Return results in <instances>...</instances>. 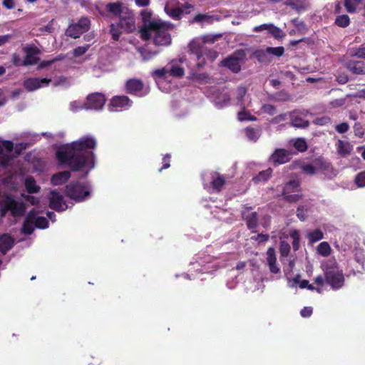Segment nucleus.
<instances>
[{
    "instance_id": "obj_1",
    "label": "nucleus",
    "mask_w": 365,
    "mask_h": 365,
    "mask_svg": "<svg viewBox=\"0 0 365 365\" xmlns=\"http://www.w3.org/2000/svg\"><path fill=\"white\" fill-rule=\"evenodd\" d=\"M96 146L95 138L83 136L73 143L60 145L56 151V158L61 165L66 164L73 171H80L86 166L91 169L95 166L93 150Z\"/></svg>"
},
{
    "instance_id": "obj_2",
    "label": "nucleus",
    "mask_w": 365,
    "mask_h": 365,
    "mask_svg": "<svg viewBox=\"0 0 365 365\" xmlns=\"http://www.w3.org/2000/svg\"><path fill=\"white\" fill-rule=\"evenodd\" d=\"M105 10L112 16L118 19L117 23H111L109 34L111 39L119 41L123 32L133 33L136 30L135 13L122 1H110L105 5Z\"/></svg>"
},
{
    "instance_id": "obj_3",
    "label": "nucleus",
    "mask_w": 365,
    "mask_h": 365,
    "mask_svg": "<svg viewBox=\"0 0 365 365\" xmlns=\"http://www.w3.org/2000/svg\"><path fill=\"white\" fill-rule=\"evenodd\" d=\"M189 51L196 56L198 63V67H202L205 64V57L209 60L214 61L218 55V52L213 51V49L207 48V46H203L201 38H195L188 43Z\"/></svg>"
},
{
    "instance_id": "obj_4",
    "label": "nucleus",
    "mask_w": 365,
    "mask_h": 365,
    "mask_svg": "<svg viewBox=\"0 0 365 365\" xmlns=\"http://www.w3.org/2000/svg\"><path fill=\"white\" fill-rule=\"evenodd\" d=\"M325 281L332 289H339L344 285V275L336 262L324 265Z\"/></svg>"
},
{
    "instance_id": "obj_5",
    "label": "nucleus",
    "mask_w": 365,
    "mask_h": 365,
    "mask_svg": "<svg viewBox=\"0 0 365 365\" xmlns=\"http://www.w3.org/2000/svg\"><path fill=\"white\" fill-rule=\"evenodd\" d=\"M65 194L76 202H83L91 195V185L86 182L76 180L66 186Z\"/></svg>"
},
{
    "instance_id": "obj_6",
    "label": "nucleus",
    "mask_w": 365,
    "mask_h": 365,
    "mask_svg": "<svg viewBox=\"0 0 365 365\" xmlns=\"http://www.w3.org/2000/svg\"><path fill=\"white\" fill-rule=\"evenodd\" d=\"M26 209L24 202H18L12 196H6L3 200V205L0 208V216L4 217L8 211H11L13 217H21L24 216Z\"/></svg>"
},
{
    "instance_id": "obj_7",
    "label": "nucleus",
    "mask_w": 365,
    "mask_h": 365,
    "mask_svg": "<svg viewBox=\"0 0 365 365\" xmlns=\"http://www.w3.org/2000/svg\"><path fill=\"white\" fill-rule=\"evenodd\" d=\"M155 24L157 29H154V43L156 46H169L172 43V37L169 34L170 26L160 20H157Z\"/></svg>"
},
{
    "instance_id": "obj_8",
    "label": "nucleus",
    "mask_w": 365,
    "mask_h": 365,
    "mask_svg": "<svg viewBox=\"0 0 365 365\" xmlns=\"http://www.w3.org/2000/svg\"><path fill=\"white\" fill-rule=\"evenodd\" d=\"M246 57V52L244 49H237L232 55L225 58L220 63V66L226 67L233 73H238L242 69L241 61Z\"/></svg>"
},
{
    "instance_id": "obj_9",
    "label": "nucleus",
    "mask_w": 365,
    "mask_h": 365,
    "mask_svg": "<svg viewBox=\"0 0 365 365\" xmlns=\"http://www.w3.org/2000/svg\"><path fill=\"white\" fill-rule=\"evenodd\" d=\"M91 29V20L88 17H81L77 23L68 26L66 34L68 37L76 38Z\"/></svg>"
},
{
    "instance_id": "obj_10",
    "label": "nucleus",
    "mask_w": 365,
    "mask_h": 365,
    "mask_svg": "<svg viewBox=\"0 0 365 365\" xmlns=\"http://www.w3.org/2000/svg\"><path fill=\"white\" fill-rule=\"evenodd\" d=\"M106 102V98L104 94L100 92H95L88 95L86 102L83 103V108L85 109H102Z\"/></svg>"
},
{
    "instance_id": "obj_11",
    "label": "nucleus",
    "mask_w": 365,
    "mask_h": 365,
    "mask_svg": "<svg viewBox=\"0 0 365 365\" xmlns=\"http://www.w3.org/2000/svg\"><path fill=\"white\" fill-rule=\"evenodd\" d=\"M25 56L22 63L23 66H33L38 63L40 58L38 55L40 54L41 51L35 45H28L24 46L22 48Z\"/></svg>"
},
{
    "instance_id": "obj_12",
    "label": "nucleus",
    "mask_w": 365,
    "mask_h": 365,
    "mask_svg": "<svg viewBox=\"0 0 365 365\" xmlns=\"http://www.w3.org/2000/svg\"><path fill=\"white\" fill-rule=\"evenodd\" d=\"M242 218L246 222V225L250 230L254 231L259 225V215L255 211H252V207L244 206V210L242 211Z\"/></svg>"
},
{
    "instance_id": "obj_13",
    "label": "nucleus",
    "mask_w": 365,
    "mask_h": 365,
    "mask_svg": "<svg viewBox=\"0 0 365 365\" xmlns=\"http://www.w3.org/2000/svg\"><path fill=\"white\" fill-rule=\"evenodd\" d=\"M308 111L294 110L289 113L290 125L297 128H307L310 122L307 119Z\"/></svg>"
},
{
    "instance_id": "obj_14",
    "label": "nucleus",
    "mask_w": 365,
    "mask_h": 365,
    "mask_svg": "<svg viewBox=\"0 0 365 365\" xmlns=\"http://www.w3.org/2000/svg\"><path fill=\"white\" fill-rule=\"evenodd\" d=\"M51 81H52L51 78H27L24 81V86L26 91L32 92L41 88V87L48 86Z\"/></svg>"
},
{
    "instance_id": "obj_15",
    "label": "nucleus",
    "mask_w": 365,
    "mask_h": 365,
    "mask_svg": "<svg viewBox=\"0 0 365 365\" xmlns=\"http://www.w3.org/2000/svg\"><path fill=\"white\" fill-rule=\"evenodd\" d=\"M125 91L130 95L138 96V97H142V96L146 95L148 91H145L144 90V83L142 80L135 79V78H132L127 81L125 83Z\"/></svg>"
},
{
    "instance_id": "obj_16",
    "label": "nucleus",
    "mask_w": 365,
    "mask_h": 365,
    "mask_svg": "<svg viewBox=\"0 0 365 365\" xmlns=\"http://www.w3.org/2000/svg\"><path fill=\"white\" fill-rule=\"evenodd\" d=\"M132 101L129 97L121 95V96H113L109 104V110L111 112L120 111V110L129 108L132 106Z\"/></svg>"
},
{
    "instance_id": "obj_17",
    "label": "nucleus",
    "mask_w": 365,
    "mask_h": 365,
    "mask_svg": "<svg viewBox=\"0 0 365 365\" xmlns=\"http://www.w3.org/2000/svg\"><path fill=\"white\" fill-rule=\"evenodd\" d=\"M49 197V207L57 212L65 211L68 205L64 201L63 195L56 190H51Z\"/></svg>"
},
{
    "instance_id": "obj_18",
    "label": "nucleus",
    "mask_w": 365,
    "mask_h": 365,
    "mask_svg": "<svg viewBox=\"0 0 365 365\" xmlns=\"http://www.w3.org/2000/svg\"><path fill=\"white\" fill-rule=\"evenodd\" d=\"M292 155V152L287 149L277 148L271 155L269 160L274 165H278V164L286 163L291 160Z\"/></svg>"
},
{
    "instance_id": "obj_19",
    "label": "nucleus",
    "mask_w": 365,
    "mask_h": 365,
    "mask_svg": "<svg viewBox=\"0 0 365 365\" xmlns=\"http://www.w3.org/2000/svg\"><path fill=\"white\" fill-rule=\"evenodd\" d=\"M344 66L354 75H365V62L361 60L348 59Z\"/></svg>"
},
{
    "instance_id": "obj_20",
    "label": "nucleus",
    "mask_w": 365,
    "mask_h": 365,
    "mask_svg": "<svg viewBox=\"0 0 365 365\" xmlns=\"http://www.w3.org/2000/svg\"><path fill=\"white\" fill-rule=\"evenodd\" d=\"M267 263L271 273L278 274L280 268L277 264L276 250L274 247H269L267 251Z\"/></svg>"
},
{
    "instance_id": "obj_21",
    "label": "nucleus",
    "mask_w": 365,
    "mask_h": 365,
    "mask_svg": "<svg viewBox=\"0 0 365 365\" xmlns=\"http://www.w3.org/2000/svg\"><path fill=\"white\" fill-rule=\"evenodd\" d=\"M211 187L215 192H220L224 184L226 183V180L225 176H222L218 172H213L211 174Z\"/></svg>"
},
{
    "instance_id": "obj_22",
    "label": "nucleus",
    "mask_w": 365,
    "mask_h": 365,
    "mask_svg": "<svg viewBox=\"0 0 365 365\" xmlns=\"http://www.w3.org/2000/svg\"><path fill=\"white\" fill-rule=\"evenodd\" d=\"M71 175V172L68 170L57 172L51 176V182L53 185H61V184L67 182Z\"/></svg>"
},
{
    "instance_id": "obj_23",
    "label": "nucleus",
    "mask_w": 365,
    "mask_h": 365,
    "mask_svg": "<svg viewBox=\"0 0 365 365\" xmlns=\"http://www.w3.org/2000/svg\"><path fill=\"white\" fill-rule=\"evenodd\" d=\"M14 240L11 236L8 234H3L0 236V252L5 255L14 245Z\"/></svg>"
},
{
    "instance_id": "obj_24",
    "label": "nucleus",
    "mask_w": 365,
    "mask_h": 365,
    "mask_svg": "<svg viewBox=\"0 0 365 365\" xmlns=\"http://www.w3.org/2000/svg\"><path fill=\"white\" fill-rule=\"evenodd\" d=\"M253 56L261 63H269L272 61V57L269 56V52L266 49H257L253 53Z\"/></svg>"
},
{
    "instance_id": "obj_25",
    "label": "nucleus",
    "mask_w": 365,
    "mask_h": 365,
    "mask_svg": "<svg viewBox=\"0 0 365 365\" xmlns=\"http://www.w3.org/2000/svg\"><path fill=\"white\" fill-rule=\"evenodd\" d=\"M336 151L342 157H346L352 151V146L350 143L344 142L342 140H338L336 143Z\"/></svg>"
},
{
    "instance_id": "obj_26",
    "label": "nucleus",
    "mask_w": 365,
    "mask_h": 365,
    "mask_svg": "<svg viewBox=\"0 0 365 365\" xmlns=\"http://www.w3.org/2000/svg\"><path fill=\"white\" fill-rule=\"evenodd\" d=\"M314 165L315 167V173L320 170L321 171H329L332 168V165L330 163L327 162L323 157L315 158L313 160Z\"/></svg>"
},
{
    "instance_id": "obj_27",
    "label": "nucleus",
    "mask_w": 365,
    "mask_h": 365,
    "mask_svg": "<svg viewBox=\"0 0 365 365\" xmlns=\"http://www.w3.org/2000/svg\"><path fill=\"white\" fill-rule=\"evenodd\" d=\"M347 54L349 57H356L359 58L365 59V45H361L359 46H351L348 48Z\"/></svg>"
},
{
    "instance_id": "obj_28",
    "label": "nucleus",
    "mask_w": 365,
    "mask_h": 365,
    "mask_svg": "<svg viewBox=\"0 0 365 365\" xmlns=\"http://www.w3.org/2000/svg\"><path fill=\"white\" fill-rule=\"evenodd\" d=\"M245 137L252 141H257L261 135L260 128H255L252 126H247L244 129Z\"/></svg>"
},
{
    "instance_id": "obj_29",
    "label": "nucleus",
    "mask_w": 365,
    "mask_h": 365,
    "mask_svg": "<svg viewBox=\"0 0 365 365\" xmlns=\"http://www.w3.org/2000/svg\"><path fill=\"white\" fill-rule=\"evenodd\" d=\"M26 190L29 194L38 193L40 191L39 185H37L34 177L29 176L25 180Z\"/></svg>"
},
{
    "instance_id": "obj_30",
    "label": "nucleus",
    "mask_w": 365,
    "mask_h": 365,
    "mask_svg": "<svg viewBox=\"0 0 365 365\" xmlns=\"http://www.w3.org/2000/svg\"><path fill=\"white\" fill-rule=\"evenodd\" d=\"M155 29H157L155 23H150L148 26H143L140 29L141 38L144 41L150 40L152 33L155 32Z\"/></svg>"
},
{
    "instance_id": "obj_31",
    "label": "nucleus",
    "mask_w": 365,
    "mask_h": 365,
    "mask_svg": "<svg viewBox=\"0 0 365 365\" xmlns=\"http://www.w3.org/2000/svg\"><path fill=\"white\" fill-rule=\"evenodd\" d=\"M165 11L173 18V20H180L184 10L180 7L165 6Z\"/></svg>"
},
{
    "instance_id": "obj_32",
    "label": "nucleus",
    "mask_w": 365,
    "mask_h": 365,
    "mask_svg": "<svg viewBox=\"0 0 365 365\" xmlns=\"http://www.w3.org/2000/svg\"><path fill=\"white\" fill-rule=\"evenodd\" d=\"M272 169L267 168L265 170L260 171L256 176L253 178L254 182H259V181H266L272 177Z\"/></svg>"
},
{
    "instance_id": "obj_33",
    "label": "nucleus",
    "mask_w": 365,
    "mask_h": 365,
    "mask_svg": "<svg viewBox=\"0 0 365 365\" xmlns=\"http://www.w3.org/2000/svg\"><path fill=\"white\" fill-rule=\"evenodd\" d=\"M317 252L322 257L329 256L331 253V245L327 242H320L317 246Z\"/></svg>"
},
{
    "instance_id": "obj_34",
    "label": "nucleus",
    "mask_w": 365,
    "mask_h": 365,
    "mask_svg": "<svg viewBox=\"0 0 365 365\" xmlns=\"http://www.w3.org/2000/svg\"><path fill=\"white\" fill-rule=\"evenodd\" d=\"M363 0H344V5L347 12L354 13L357 10V6L361 4Z\"/></svg>"
},
{
    "instance_id": "obj_35",
    "label": "nucleus",
    "mask_w": 365,
    "mask_h": 365,
    "mask_svg": "<svg viewBox=\"0 0 365 365\" xmlns=\"http://www.w3.org/2000/svg\"><path fill=\"white\" fill-rule=\"evenodd\" d=\"M140 15L143 26H148L150 23H156L157 21V20H152L153 13L150 10L143 9L140 11Z\"/></svg>"
},
{
    "instance_id": "obj_36",
    "label": "nucleus",
    "mask_w": 365,
    "mask_h": 365,
    "mask_svg": "<svg viewBox=\"0 0 365 365\" xmlns=\"http://www.w3.org/2000/svg\"><path fill=\"white\" fill-rule=\"evenodd\" d=\"M12 160V157L3 150L1 143H0V166L8 167Z\"/></svg>"
},
{
    "instance_id": "obj_37",
    "label": "nucleus",
    "mask_w": 365,
    "mask_h": 365,
    "mask_svg": "<svg viewBox=\"0 0 365 365\" xmlns=\"http://www.w3.org/2000/svg\"><path fill=\"white\" fill-rule=\"evenodd\" d=\"M169 75L175 78H182L185 74V68L180 66L173 65L168 68Z\"/></svg>"
},
{
    "instance_id": "obj_38",
    "label": "nucleus",
    "mask_w": 365,
    "mask_h": 365,
    "mask_svg": "<svg viewBox=\"0 0 365 365\" xmlns=\"http://www.w3.org/2000/svg\"><path fill=\"white\" fill-rule=\"evenodd\" d=\"M308 239L309 240L310 243H314L316 242H319V240H322L324 237V232L323 231L319 230L317 228L315 230L311 231L308 234Z\"/></svg>"
},
{
    "instance_id": "obj_39",
    "label": "nucleus",
    "mask_w": 365,
    "mask_h": 365,
    "mask_svg": "<svg viewBox=\"0 0 365 365\" xmlns=\"http://www.w3.org/2000/svg\"><path fill=\"white\" fill-rule=\"evenodd\" d=\"M335 24L340 27H346L350 24V17L347 14L336 16L335 19Z\"/></svg>"
},
{
    "instance_id": "obj_40",
    "label": "nucleus",
    "mask_w": 365,
    "mask_h": 365,
    "mask_svg": "<svg viewBox=\"0 0 365 365\" xmlns=\"http://www.w3.org/2000/svg\"><path fill=\"white\" fill-rule=\"evenodd\" d=\"M35 229V225H33V222L29 221L28 218L26 219L21 226V233L26 235L33 234Z\"/></svg>"
},
{
    "instance_id": "obj_41",
    "label": "nucleus",
    "mask_w": 365,
    "mask_h": 365,
    "mask_svg": "<svg viewBox=\"0 0 365 365\" xmlns=\"http://www.w3.org/2000/svg\"><path fill=\"white\" fill-rule=\"evenodd\" d=\"M294 147L299 152H305L307 150V143L304 138H297L294 143Z\"/></svg>"
},
{
    "instance_id": "obj_42",
    "label": "nucleus",
    "mask_w": 365,
    "mask_h": 365,
    "mask_svg": "<svg viewBox=\"0 0 365 365\" xmlns=\"http://www.w3.org/2000/svg\"><path fill=\"white\" fill-rule=\"evenodd\" d=\"M290 237L292 239V247L294 251L299 249L300 236L298 230H292L290 232Z\"/></svg>"
},
{
    "instance_id": "obj_43",
    "label": "nucleus",
    "mask_w": 365,
    "mask_h": 365,
    "mask_svg": "<svg viewBox=\"0 0 365 365\" xmlns=\"http://www.w3.org/2000/svg\"><path fill=\"white\" fill-rule=\"evenodd\" d=\"M299 186V182L298 180H289L288 182H287L283 188L282 190H285V192H294L297 191L298 187Z\"/></svg>"
},
{
    "instance_id": "obj_44",
    "label": "nucleus",
    "mask_w": 365,
    "mask_h": 365,
    "mask_svg": "<svg viewBox=\"0 0 365 365\" xmlns=\"http://www.w3.org/2000/svg\"><path fill=\"white\" fill-rule=\"evenodd\" d=\"M291 251V247L289 242L281 241L279 242V253L282 257L289 256Z\"/></svg>"
},
{
    "instance_id": "obj_45",
    "label": "nucleus",
    "mask_w": 365,
    "mask_h": 365,
    "mask_svg": "<svg viewBox=\"0 0 365 365\" xmlns=\"http://www.w3.org/2000/svg\"><path fill=\"white\" fill-rule=\"evenodd\" d=\"M289 192H285V190L282 191V195L286 202H296L301 199L302 195L299 194H289Z\"/></svg>"
},
{
    "instance_id": "obj_46",
    "label": "nucleus",
    "mask_w": 365,
    "mask_h": 365,
    "mask_svg": "<svg viewBox=\"0 0 365 365\" xmlns=\"http://www.w3.org/2000/svg\"><path fill=\"white\" fill-rule=\"evenodd\" d=\"M48 226V220L46 217H36L34 222V227L39 229H45Z\"/></svg>"
},
{
    "instance_id": "obj_47",
    "label": "nucleus",
    "mask_w": 365,
    "mask_h": 365,
    "mask_svg": "<svg viewBox=\"0 0 365 365\" xmlns=\"http://www.w3.org/2000/svg\"><path fill=\"white\" fill-rule=\"evenodd\" d=\"M267 51L269 56L274 55L277 57H282L284 54V46H277L276 48H272V46H267Z\"/></svg>"
},
{
    "instance_id": "obj_48",
    "label": "nucleus",
    "mask_w": 365,
    "mask_h": 365,
    "mask_svg": "<svg viewBox=\"0 0 365 365\" xmlns=\"http://www.w3.org/2000/svg\"><path fill=\"white\" fill-rule=\"evenodd\" d=\"M301 170L307 175L316 174V168H314V163H304L301 165Z\"/></svg>"
},
{
    "instance_id": "obj_49",
    "label": "nucleus",
    "mask_w": 365,
    "mask_h": 365,
    "mask_svg": "<svg viewBox=\"0 0 365 365\" xmlns=\"http://www.w3.org/2000/svg\"><path fill=\"white\" fill-rule=\"evenodd\" d=\"M282 29L274 25V24H269V34L272 35L275 38L282 37Z\"/></svg>"
},
{
    "instance_id": "obj_50",
    "label": "nucleus",
    "mask_w": 365,
    "mask_h": 365,
    "mask_svg": "<svg viewBox=\"0 0 365 365\" xmlns=\"http://www.w3.org/2000/svg\"><path fill=\"white\" fill-rule=\"evenodd\" d=\"M354 182L359 187L365 186V171L359 172L355 177Z\"/></svg>"
},
{
    "instance_id": "obj_51",
    "label": "nucleus",
    "mask_w": 365,
    "mask_h": 365,
    "mask_svg": "<svg viewBox=\"0 0 365 365\" xmlns=\"http://www.w3.org/2000/svg\"><path fill=\"white\" fill-rule=\"evenodd\" d=\"M89 47L90 45L77 46L73 49V55L75 56V57H80V56L85 54V53L88 51Z\"/></svg>"
},
{
    "instance_id": "obj_52",
    "label": "nucleus",
    "mask_w": 365,
    "mask_h": 365,
    "mask_svg": "<svg viewBox=\"0 0 365 365\" xmlns=\"http://www.w3.org/2000/svg\"><path fill=\"white\" fill-rule=\"evenodd\" d=\"M238 120H257V117L252 116L249 112L247 111H240L238 113Z\"/></svg>"
},
{
    "instance_id": "obj_53",
    "label": "nucleus",
    "mask_w": 365,
    "mask_h": 365,
    "mask_svg": "<svg viewBox=\"0 0 365 365\" xmlns=\"http://www.w3.org/2000/svg\"><path fill=\"white\" fill-rule=\"evenodd\" d=\"M297 217L302 222H304L306 220L307 215V210H305L303 205H299V207L297 210Z\"/></svg>"
},
{
    "instance_id": "obj_54",
    "label": "nucleus",
    "mask_w": 365,
    "mask_h": 365,
    "mask_svg": "<svg viewBox=\"0 0 365 365\" xmlns=\"http://www.w3.org/2000/svg\"><path fill=\"white\" fill-rule=\"evenodd\" d=\"M354 133L359 138L363 137L364 130L361 123H355L354 125Z\"/></svg>"
},
{
    "instance_id": "obj_55",
    "label": "nucleus",
    "mask_w": 365,
    "mask_h": 365,
    "mask_svg": "<svg viewBox=\"0 0 365 365\" xmlns=\"http://www.w3.org/2000/svg\"><path fill=\"white\" fill-rule=\"evenodd\" d=\"M349 127L350 126L348 124V123L344 122L336 125L335 126V129L337 132L340 133L341 134H344V133L349 131Z\"/></svg>"
},
{
    "instance_id": "obj_56",
    "label": "nucleus",
    "mask_w": 365,
    "mask_h": 365,
    "mask_svg": "<svg viewBox=\"0 0 365 365\" xmlns=\"http://www.w3.org/2000/svg\"><path fill=\"white\" fill-rule=\"evenodd\" d=\"M167 74H169V68H158V69H155V71H154V76H155V77H158V78H166Z\"/></svg>"
},
{
    "instance_id": "obj_57",
    "label": "nucleus",
    "mask_w": 365,
    "mask_h": 365,
    "mask_svg": "<svg viewBox=\"0 0 365 365\" xmlns=\"http://www.w3.org/2000/svg\"><path fill=\"white\" fill-rule=\"evenodd\" d=\"M170 160H171V155L170 154H166L164 155L163 158V165L159 169V172L163 171V169L169 168L170 166Z\"/></svg>"
},
{
    "instance_id": "obj_58",
    "label": "nucleus",
    "mask_w": 365,
    "mask_h": 365,
    "mask_svg": "<svg viewBox=\"0 0 365 365\" xmlns=\"http://www.w3.org/2000/svg\"><path fill=\"white\" fill-rule=\"evenodd\" d=\"M252 240H256L258 243H263L269 240V235H268V234L260 233L257 236L252 237Z\"/></svg>"
},
{
    "instance_id": "obj_59",
    "label": "nucleus",
    "mask_w": 365,
    "mask_h": 365,
    "mask_svg": "<svg viewBox=\"0 0 365 365\" xmlns=\"http://www.w3.org/2000/svg\"><path fill=\"white\" fill-rule=\"evenodd\" d=\"M331 120V118L328 116H324L316 118L314 120V123L317 124L318 125H325V124L330 123Z\"/></svg>"
},
{
    "instance_id": "obj_60",
    "label": "nucleus",
    "mask_w": 365,
    "mask_h": 365,
    "mask_svg": "<svg viewBox=\"0 0 365 365\" xmlns=\"http://www.w3.org/2000/svg\"><path fill=\"white\" fill-rule=\"evenodd\" d=\"M57 58H53V59L51 60H46V61H41L39 64L37 66V69H43L45 68V67L51 66L52 63H55V61H58Z\"/></svg>"
},
{
    "instance_id": "obj_61",
    "label": "nucleus",
    "mask_w": 365,
    "mask_h": 365,
    "mask_svg": "<svg viewBox=\"0 0 365 365\" xmlns=\"http://www.w3.org/2000/svg\"><path fill=\"white\" fill-rule=\"evenodd\" d=\"M284 4L293 9H299V5H302V0H287Z\"/></svg>"
},
{
    "instance_id": "obj_62",
    "label": "nucleus",
    "mask_w": 365,
    "mask_h": 365,
    "mask_svg": "<svg viewBox=\"0 0 365 365\" xmlns=\"http://www.w3.org/2000/svg\"><path fill=\"white\" fill-rule=\"evenodd\" d=\"M262 110L264 113H267L269 115H274L276 113V108L274 106L270 105V103H267L264 105L262 107Z\"/></svg>"
},
{
    "instance_id": "obj_63",
    "label": "nucleus",
    "mask_w": 365,
    "mask_h": 365,
    "mask_svg": "<svg viewBox=\"0 0 365 365\" xmlns=\"http://www.w3.org/2000/svg\"><path fill=\"white\" fill-rule=\"evenodd\" d=\"M1 145L3 146V150L4 148L8 152H12V150L14 149V143H13L12 140H4L1 142Z\"/></svg>"
},
{
    "instance_id": "obj_64",
    "label": "nucleus",
    "mask_w": 365,
    "mask_h": 365,
    "mask_svg": "<svg viewBox=\"0 0 365 365\" xmlns=\"http://www.w3.org/2000/svg\"><path fill=\"white\" fill-rule=\"evenodd\" d=\"M312 312H313L312 307H305L302 308L300 313H301L302 317H309L312 316Z\"/></svg>"
}]
</instances>
